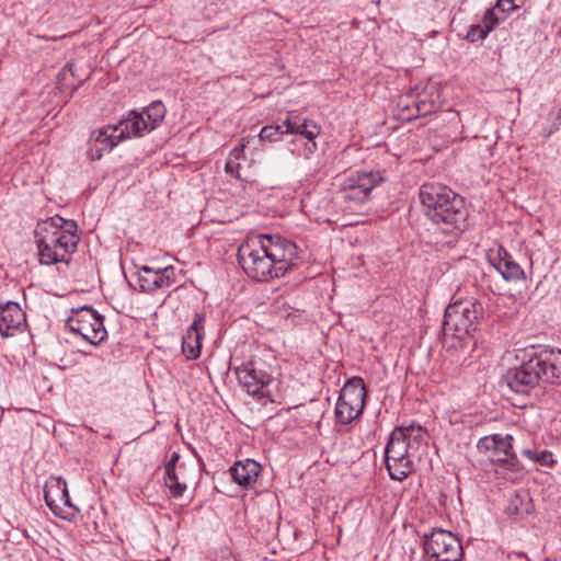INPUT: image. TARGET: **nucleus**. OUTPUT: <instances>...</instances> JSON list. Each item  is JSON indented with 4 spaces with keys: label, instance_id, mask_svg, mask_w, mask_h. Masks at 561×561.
<instances>
[{
    "label": "nucleus",
    "instance_id": "nucleus-10",
    "mask_svg": "<svg viewBox=\"0 0 561 561\" xmlns=\"http://www.w3.org/2000/svg\"><path fill=\"white\" fill-rule=\"evenodd\" d=\"M381 176L377 172H356L346 176L340 187L344 201L364 204L368 201L371 191L380 184Z\"/></svg>",
    "mask_w": 561,
    "mask_h": 561
},
{
    "label": "nucleus",
    "instance_id": "nucleus-7",
    "mask_svg": "<svg viewBox=\"0 0 561 561\" xmlns=\"http://www.w3.org/2000/svg\"><path fill=\"white\" fill-rule=\"evenodd\" d=\"M366 389L360 377H353L343 386L335 407V416L341 424H350L362 414Z\"/></svg>",
    "mask_w": 561,
    "mask_h": 561
},
{
    "label": "nucleus",
    "instance_id": "nucleus-21",
    "mask_svg": "<svg viewBox=\"0 0 561 561\" xmlns=\"http://www.w3.org/2000/svg\"><path fill=\"white\" fill-rule=\"evenodd\" d=\"M416 116H427L440 107V95L436 84H430L412 101Z\"/></svg>",
    "mask_w": 561,
    "mask_h": 561
},
{
    "label": "nucleus",
    "instance_id": "nucleus-35",
    "mask_svg": "<svg viewBox=\"0 0 561 561\" xmlns=\"http://www.w3.org/2000/svg\"><path fill=\"white\" fill-rule=\"evenodd\" d=\"M404 106H405L407 110H410L411 105H410V103H407Z\"/></svg>",
    "mask_w": 561,
    "mask_h": 561
},
{
    "label": "nucleus",
    "instance_id": "nucleus-15",
    "mask_svg": "<svg viewBox=\"0 0 561 561\" xmlns=\"http://www.w3.org/2000/svg\"><path fill=\"white\" fill-rule=\"evenodd\" d=\"M44 499L54 514L60 516L64 507H72L66 481L61 477H50L44 486Z\"/></svg>",
    "mask_w": 561,
    "mask_h": 561
},
{
    "label": "nucleus",
    "instance_id": "nucleus-8",
    "mask_svg": "<svg viewBox=\"0 0 561 561\" xmlns=\"http://www.w3.org/2000/svg\"><path fill=\"white\" fill-rule=\"evenodd\" d=\"M67 328L92 345L100 344L107 335L103 318L92 308L83 307L67 319Z\"/></svg>",
    "mask_w": 561,
    "mask_h": 561
},
{
    "label": "nucleus",
    "instance_id": "nucleus-34",
    "mask_svg": "<svg viewBox=\"0 0 561 561\" xmlns=\"http://www.w3.org/2000/svg\"><path fill=\"white\" fill-rule=\"evenodd\" d=\"M215 561H236L234 556L228 549H222L220 556Z\"/></svg>",
    "mask_w": 561,
    "mask_h": 561
},
{
    "label": "nucleus",
    "instance_id": "nucleus-29",
    "mask_svg": "<svg viewBox=\"0 0 561 561\" xmlns=\"http://www.w3.org/2000/svg\"><path fill=\"white\" fill-rule=\"evenodd\" d=\"M496 12L497 11H495V9L491 8L484 13L482 24L489 32L493 31L495 26L500 24V22L505 20V15H499Z\"/></svg>",
    "mask_w": 561,
    "mask_h": 561
},
{
    "label": "nucleus",
    "instance_id": "nucleus-17",
    "mask_svg": "<svg viewBox=\"0 0 561 561\" xmlns=\"http://www.w3.org/2000/svg\"><path fill=\"white\" fill-rule=\"evenodd\" d=\"M488 259L504 279L513 282L525 277L524 270L503 247L500 245L495 250H491Z\"/></svg>",
    "mask_w": 561,
    "mask_h": 561
},
{
    "label": "nucleus",
    "instance_id": "nucleus-33",
    "mask_svg": "<svg viewBox=\"0 0 561 561\" xmlns=\"http://www.w3.org/2000/svg\"><path fill=\"white\" fill-rule=\"evenodd\" d=\"M478 448L480 450H484V451H489V450H492L494 451V455H496V440H495V435H492V436H485L483 438H481L479 442H478Z\"/></svg>",
    "mask_w": 561,
    "mask_h": 561
},
{
    "label": "nucleus",
    "instance_id": "nucleus-14",
    "mask_svg": "<svg viewBox=\"0 0 561 561\" xmlns=\"http://www.w3.org/2000/svg\"><path fill=\"white\" fill-rule=\"evenodd\" d=\"M175 283V268L173 266L152 267L142 266L139 272V284L142 290L152 291L169 288Z\"/></svg>",
    "mask_w": 561,
    "mask_h": 561
},
{
    "label": "nucleus",
    "instance_id": "nucleus-31",
    "mask_svg": "<svg viewBox=\"0 0 561 561\" xmlns=\"http://www.w3.org/2000/svg\"><path fill=\"white\" fill-rule=\"evenodd\" d=\"M243 148H244V146H241V148H234L231 151V153L229 156V159H228V161L226 163V172L230 173V174H232V175H234L237 178H239V173L236 170V167H234V163H233V159L238 160L240 158V156H241V153L243 151Z\"/></svg>",
    "mask_w": 561,
    "mask_h": 561
},
{
    "label": "nucleus",
    "instance_id": "nucleus-30",
    "mask_svg": "<svg viewBox=\"0 0 561 561\" xmlns=\"http://www.w3.org/2000/svg\"><path fill=\"white\" fill-rule=\"evenodd\" d=\"M489 33L490 32L486 31V27L483 24L471 25L466 35V39L468 42L474 43L484 39Z\"/></svg>",
    "mask_w": 561,
    "mask_h": 561
},
{
    "label": "nucleus",
    "instance_id": "nucleus-26",
    "mask_svg": "<svg viewBox=\"0 0 561 561\" xmlns=\"http://www.w3.org/2000/svg\"><path fill=\"white\" fill-rule=\"evenodd\" d=\"M524 455L541 466L552 467L554 465L553 455L549 450L525 449Z\"/></svg>",
    "mask_w": 561,
    "mask_h": 561
},
{
    "label": "nucleus",
    "instance_id": "nucleus-18",
    "mask_svg": "<svg viewBox=\"0 0 561 561\" xmlns=\"http://www.w3.org/2000/svg\"><path fill=\"white\" fill-rule=\"evenodd\" d=\"M239 383L251 396H264L263 388L268 379L262 371H256L252 363L243 364L236 369Z\"/></svg>",
    "mask_w": 561,
    "mask_h": 561
},
{
    "label": "nucleus",
    "instance_id": "nucleus-22",
    "mask_svg": "<svg viewBox=\"0 0 561 561\" xmlns=\"http://www.w3.org/2000/svg\"><path fill=\"white\" fill-rule=\"evenodd\" d=\"M261 471V465L253 459L237 461L230 469L231 477L236 483L244 488L253 484Z\"/></svg>",
    "mask_w": 561,
    "mask_h": 561
},
{
    "label": "nucleus",
    "instance_id": "nucleus-20",
    "mask_svg": "<svg viewBox=\"0 0 561 561\" xmlns=\"http://www.w3.org/2000/svg\"><path fill=\"white\" fill-rule=\"evenodd\" d=\"M284 126L286 127V134H298L308 140H313L320 134V127L313 121L302 118L296 114H290L284 122ZM314 149L316 142L311 141V144L307 146V150L311 153Z\"/></svg>",
    "mask_w": 561,
    "mask_h": 561
},
{
    "label": "nucleus",
    "instance_id": "nucleus-27",
    "mask_svg": "<svg viewBox=\"0 0 561 561\" xmlns=\"http://www.w3.org/2000/svg\"><path fill=\"white\" fill-rule=\"evenodd\" d=\"M496 440V455L497 460L506 461L511 457L512 451V436L506 435L502 437L501 435L495 434Z\"/></svg>",
    "mask_w": 561,
    "mask_h": 561
},
{
    "label": "nucleus",
    "instance_id": "nucleus-32",
    "mask_svg": "<svg viewBox=\"0 0 561 561\" xmlns=\"http://www.w3.org/2000/svg\"><path fill=\"white\" fill-rule=\"evenodd\" d=\"M495 11H500L505 18L516 9L513 0H497L496 4L493 7Z\"/></svg>",
    "mask_w": 561,
    "mask_h": 561
},
{
    "label": "nucleus",
    "instance_id": "nucleus-12",
    "mask_svg": "<svg viewBox=\"0 0 561 561\" xmlns=\"http://www.w3.org/2000/svg\"><path fill=\"white\" fill-rule=\"evenodd\" d=\"M196 468L193 462H180V455L173 453L165 465L164 483L174 496H180L187 484L195 478Z\"/></svg>",
    "mask_w": 561,
    "mask_h": 561
},
{
    "label": "nucleus",
    "instance_id": "nucleus-2",
    "mask_svg": "<svg viewBox=\"0 0 561 561\" xmlns=\"http://www.w3.org/2000/svg\"><path fill=\"white\" fill-rule=\"evenodd\" d=\"M35 238L39 262L45 265L68 263L80 241L77 222L58 215L38 222Z\"/></svg>",
    "mask_w": 561,
    "mask_h": 561
},
{
    "label": "nucleus",
    "instance_id": "nucleus-11",
    "mask_svg": "<svg viewBox=\"0 0 561 561\" xmlns=\"http://www.w3.org/2000/svg\"><path fill=\"white\" fill-rule=\"evenodd\" d=\"M257 237L261 242H264V248L278 274L284 276L294 266V261L297 259L296 244L278 234H257Z\"/></svg>",
    "mask_w": 561,
    "mask_h": 561
},
{
    "label": "nucleus",
    "instance_id": "nucleus-5",
    "mask_svg": "<svg viewBox=\"0 0 561 561\" xmlns=\"http://www.w3.org/2000/svg\"><path fill=\"white\" fill-rule=\"evenodd\" d=\"M238 260L244 273L254 280L280 277L268 252L257 236L248 238L238 249Z\"/></svg>",
    "mask_w": 561,
    "mask_h": 561
},
{
    "label": "nucleus",
    "instance_id": "nucleus-24",
    "mask_svg": "<svg viewBox=\"0 0 561 561\" xmlns=\"http://www.w3.org/2000/svg\"><path fill=\"white\" fill-rule=\"evenodd\" d=\"M508 511L516 515L529 514L531 512V500L526 491L516 492L510 500Z\"/></svg>",
    "mask_w": 561,
    "mask_h": 561
},
{
    "label": "nucleus",
    "instance_id": "nucleus-6",
    "mask_svg": "<svg viewBox=\"0 0 561 561\" xmlns=\"http://www.w3.org/2000/svg\"><path fill=\"white\" fill-rule=\"evenodd\" d=\"M481 314L482 306L473 298L460 299L448 305L444 314V334L457 339L468 336L476 329Z\"/></svg>",
    "mask_w": 561,
    "mask_h": 561
},
{
    "label": "nucleus",
    "instance_id": "nucleus-23",
    "mask_svg": "<svg viewBox=\"0 0 561 561\" xmlns=\"http://www.w3.org/2000/svg\"><path fill=\"white\" fill-rule=\"evenodd\" d=\"M118 133L123 139L141 136L145 131L151 130L144 114L130 112L128 117L122 119L117 125Z\"/></svg>",
    "mask_w": 561,
    "mask_h": 561
},
{
    "label": "nucleus",
    "instance_id": "nucleus-25",
    "mask_svg": "<svg viewBox=\"0 0 561 561\" xmlns=\"http://www.w3.org/2000/svg\"><path fill=\"white\" fill-rule=\"evenodd\" d=\"M165 106L161 101L152 102L142 113L151 129H154L165 116Z\"/></svg>",
    "mask_w": 561,
    "mask_h": 561
},
{
    "label": "nucleus",
    "instance_id": "nucleus-13",
    "mask_svg": "<svg viewBox=\"0 0 561 561\" xmlns=\"http://www.w3.org/2000/svg\"><path fill=\"white\" fill-rule=\"evenodd\" d=\"M123 140V134L118 133L116 125H106L91 133L88 154L91 160H99L103 153L112 150Z\"/></svg>",
    "mask_w": 561,
    "mask_h": 561
},
{
    "label": "nucleus",
    "instance_id": "nucleus-1",
    "mask_svg": "<svg viewBox=\"0 0 561 561\" xmlns=\"http://www.w3.org/2000/svg\"><path fill=\"white\" fill-rule=\"evenodd\" d=\"M508 388L527 394L537 386L561 383V351L535 348L524 351L522 364L511 368L504 376Z\"/></svg>",
    "mask_w": 561,
    "mask_h": 561
},
{
    "label": "nucleus",
    "instance_id": "nucleus-16",
    "mask_svg": "<svg viewBox=\"0 0 561 561\" xmlns=\"http://www.w3.org/2000/svg\"><path fill=\"white\" fill-rule=\"evenodd\" d=\"M25 325V313L18 302L8 301L0 305V334L3 337L13 336Z\"/></svg>",
    "mask_w": 561,
    "mask_h": 561
},
{
    "label": "nucleus",
    "instance_id": "nucleus-4",
    "mask_svg": "<svg viewBox=\"0 0 561 561\" xmlns=\"http://www.w3.org/2000/svg\"><path fill=\"white\" fill-rule=\"evenodd\" d=\"M426 446V433L420 425L396 427L386 447V467L392 480L402 481L413 470V458Z\"/></svg>",
    "mask_w": 561,
    "mask_h": 561
},
{
    "label": "nucleus",
    "instance_id": "nucleus-19",
    "mask_svg": "<svg viewBox=\"0 0 561 561\" xmlns=\"http://www.w3.org/2000/svg\"><path fill=\"white\" fill-rule=\"evenodd\" d=\"M204 320V314H196V318L182 339V350L188 359H196L201 355Z\"/></svg>",
    "mask_w": 561,
    "mask_h": 561
},
{
    "label": "nucleus",
    "instance_id": "nucleus-9",
    "mask_svg": "<svg viewBox=\"0 0 561 561\" xmlns=\"http://www.w3.org/2000/svg\"><path fill=\"white\" fill-rule=\"evenodd\" d=\"M424 551L434 561H460L462 546L450 531L436 529L425 537Z\"/></svg>",
    "mask_w": 561,
    "mask_h": 561
},
{
    "label": "nucleus",
    "instance_id": "nucleus-28",
    "mask_svg": "<svg viewBox=\"0 0 561 561\" xmlns=\"http://www.w3.org/2000/svg\"><path fill=\"white\" fill-rule=\"evenodd\" d=\"M286 134V127L283 125H268L264 126L260 131L261 140L273 141L276 140L278 135Z\"/></svg>",
    "mask_w": 561,
    "mask_h": 561
},
{
    "label": "nucleus",
    "instance_id": "nucleus-3",
    "mask_svg": "<svg viewBox=\"0 0 561 561\" xmlns=\"http://www.w3.org/2000/svg\"><path fill=\"white\" fill-rule=\"evenodd\" d=\"M420 201L425 214L446 231L461 229L467 220V209L461 196L438 183H425L420 187Z\"/></svg>",
    "mask_w": 561,
    "mask_h": 561
}]
</instances>
